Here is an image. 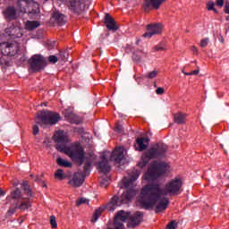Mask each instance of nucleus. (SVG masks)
Here are the masks:
<instances>
[{"label": "nucleus", "mask_w": 229, "mask_h": 229, "mask_svg": "<svg viewBox=\"0 0 229 229\" xmlns=\"http://www.w3.org/2000/svg\"><path fill=\"white\" fill-rule=\"evenodd\" d=\"M137 194V191L133 189H129L126 191H124L121 197L114 196L110 202L106 204V208L107 210H110L111 212H114L117 207H121V205H126L130 203L133 198H135Z\"/></svg>", "instance_id": "39448f33"}, {"label": "nucleus", "mask_w": 229, "mask_h": 229, "mask_svg": "<svg viewBox=\"0 0 229 229\" xmlns=\"http://www.w3.org/2000/svg\"><path fill=\"white\" fill-rule=\"evenodd\" d=\"M165 3V0H145V10H148V8H153L154 10H158L160 6H162V4Z\"/></svg>", "instance_id": "b1692460"}, {"label": "nucleus", "mask_w": 229, "mask_h": 229, "mask_svg": "<svg viewBox=\"0 0 229 229\" xmlns=\"http://www.w3.org/2000/svg\"><path fill=\"white\" fill-rule=\"evenodd\" d=\"M32 130H33V135H38L39 129L37 125H34Z\"/></svg>", "instance_id": "09e8293b"}, {"label": "nucleus", "mask_w": 229, "mask_h": 229, "mask_svg": "<svg viewBox=\"0 0 229 229\" xmlns=\"http://www.w3.org/2000/svg\"><path fill=\"white\" fill-rule=\"evenodd\" d=\"M0 196H4V191L0 189Z\"/></svg>", "instance_id": "8fccbe9b"}, {"label": "nucleus", "mask_w": 229, "mask_h": 229, "mask_svg": "<svg viewBox=\"0 0 229 229\" xmlns=\"http://www.w3.org/2000/svg\"><path fill=\"white\" fill-rule=\"evenodd\" d=\"M40 26V23L37 21H28L25 24V29L28 30V31H33V30H37Z\"/></svg>", "instance_id": "cd10ccee"}, {"label": "nucleus", "mask_w": 229, "mask_h": 229, "mask_svg": "<svg viewBox=\"0 0 229 229\" xmlns=\"http://www.w3.org/2000/svg\"><path fill=\"white\" fill-rule=\"evenodd\" d=\"M191 51L193 53V55H199V50L198 47H196V46H191Z\"/></svg>", "instance_id": "de8ad7c7"}, {"label": "nucleus", "mask_w": 229, "mask_h": 229, "mask_svg": "<svg viewBox=\"0 0 229 229\" xmlns=\"http://www.w3.org/2000/svg\"><path fill=\"white\" fill-rule=\"evenodd\" d=\"M167 48H165V47H164V45L162 44H158L157 46H155L153 48H152V52L153 53H157V51H165Z\"/></svg>", "instance_id": "72a5a7b5"}, {"label": "nucleus", "mask_w": 229, "mask_h": 229, "mask_svg": "<svg viewBox=\"0 0 229 229\" xmlns=\"http://www.w3.org/2000/svg\"><path fill=\"white\" fill-rule=\"evenodd\" d=\"M60 121V114L53 111H38L35 117V123L39 126H54Z\"/></svg>", "instance_id": "423d86ee"}, {"label": "nucleus", "mask_w": 229, "mask_h": 229, "mask_svg": "<svg viewBox=\"0 0 229 229\" xmlns=\"http://www.w3.org/2000/svg\"><path fill=\"white\" fill-rule=\"evenodd\" d=\"M186 119H187V114L178 112L174 114V123H176V124H185Z\"/></svg>", "instance_id": "bb28decb"}, {"label": "nucleus", "mask_w": 229, "mask_h": 229, "mask_svg": "<svg viewBox=\"0 0 229 229\" xmlns=\"http://www.w3.org/2000/svg\"><path fill=\"white\" fill-rule=\"evenodd\" d=\"M165 93V89L164 88H157L156 89V94H157L158 96H162V94Z\"/></svg>", "instance_id": "a18cd8bd"}, {"label": "nucleus", "mask_w": 229, "mask_h": 229, "mask_svg": "<svg viewBox=\"0 0 229 229\" xmlns=\"http://www.w3.org/2000/svg\"><path fill=\"white\" fill-rule=\"evenodd\" d=\"M92 167V162H90V160H86L85 165H84V172H83V175L85 174V176H87V174L89 173V171H90V168Z\"/></svg>", "instance_id": "473e14b6"}, {"label": "nucleus", "mask_w": 229, "mask_h": 229, "mask_svg": "<svg viewBox=\"0 0 229 229\" xmlns=\"http://www.w3.org/2000/svg\"><path fill=\"white\" fill-rule=\"evenodd\" d=\"M208 46V38L200 40V47H207Z\"/></svg>", "instance_id": "37998d69"}, {"label": "nucleus", "mask_w": 229, "mask_h": 229, "mask_svg": "<svg viewBox=\"0 0 229 229\" xmlns=\"http://www.w3.org/2000/svg\"><path fill=\"white\" fill-rule=\"evenodd\" d=\"M64 3L68 10L75 15H81L85 12V0H64Z\"/></svg>", "instance_id": "9d476101"}, {"label": "nucleus", "mask_w": 229, "mask_h": 229, "mask_svg": "<svg viewBox=\"0 0 229 229\" xmlns=\"http://www.w3.org/2000/svg\"><path fill=\"white\" fill-rule=\"evenodd\" d=\"M129 214L127 219H129L127 226L128 228H137L142 221H144V213L137 211L133 216H130V212H125Z\"/></svg>", "instance_id": "ddd939ff"}, {"label": "nucleus", "mask_w": 229, "mask_h": 229, "mask_svg": "<svg viewBox=\"0 0 229 229\" xmlns=\"http://www.w3.org/2000/svg\"><path fill=\"white\" fill-rule=\"evenodd\" d=\"M55 149L61 153L67 155L71 160L76 162L78 165H83L85 162V148L80 142H73L70 147L65 145H55Z\"/></svg>", "instance_id": "7ed1b4c3"}, {"label": "nucleus", "mask_w": 229, "mask_h": 229, "mask_svg": "<svg viewBox=\"0 0 229 229\" xmlns=\"http://www.w3.org/2000/svg\"><path fill=\"white\" fill-rule=\"evenodd\" d=\"M30 176V178H33V174H32Z\"/></svg>", "instance_id": "5fc2aeb1"}, {"label": "nucleus", "mask_w": 229, "mask_h": 229, "mask_svg": "<svg viewBox=\"0 0 229 229\" xmlns=\"http://www.w3.org/2000/svg\"><path fill=\"white\" fill-rule=\"evenodd\" d=\"M50 225L52 228H57L58 224H56V217L55 216H50Z\"/></svg>", "instance_id": "4c0bfd02"}, {"label": "nucleus", "mask_w": 229, "mask_h": 229, "mask_svg": "<svg viewBox=\"0 0 229 229\" xmlns=\"http://www.w3.org/2000/svg\"><path fill=\"white\" fill-rule=\"evenodd\" d=\"M123 158H124V148L121 147L116 148L111 154V160L116 162V164H121Z\"/></svg>", "instance_id": "aec40b11"}, {"label": "nucleus", "mask_w": 229, "mask_h": 229, "mask_svg": "<svg viewBox=\"0 0 229 229\" xmlns=\"http://www.w3.org/2000/svg\"><path fill=\"white\" fill-rule=\"evenodd\" d=\"M29 65L32 72H42L46 69V65H47V61L44 56L35 55L29 59Z\"/></svg>", "instance_id": "0eeeda50"}, {"label": "nucleus", "mask_w": 229, "mask_h": 229, "mask_svg": "<svg viewBox=\"0 0 229 229\" xmlns=\"http://www.w3.org/2000/svg\"><path fill=\"white\" fill-rule=\"evenodd\" d=\"M114 131H116V133H123V131H124V128H123V125L115 123Z\"/></svg>", "instance_id": "58836bf2"}, {"label": "nucleus", "mask_w": 229, "mask_h": 229, "mask_svg": "<svg viewBox=\"0 0 229 229\" xmlns=\"http://www.w3.org/2000/svg\"><path fill=\"white\" fill-rule=\"evenodd\" d=\"M12 199H14V201H19V199H22V191L19 188H16L11 193Z\"/></svg>", "instance_id": "c85d7f7f"}, {"label": "nucleus", "mask_w": 229, "mask_h": 229, "mask_svg": "<svg viewBox=\"0 0 229 229\" xmlns=\"http://www.w3.org/2000/svg\"><path fill=\"white\" fill-rule=\"evenodd\" d=\"M103 210H105L104 208H98V209L95 210L92 217L93 223H96L99 217H101V214H103Z\"/></svg>", "instance_id": "7c9ffc66"}, {"label": "nucleus", "mask_w": 229, "mask_h": 229, "mask_svg": "<svg viewBox=\"0 0 229 229\" xmlns=\"http://www.w3.org/2000/svg\"><path fill=\"white\" fill-rule=\"evenodd\" d=\"M29 13H37L36 11H29Z\"/></svg>", "instance_id": "603ef678"}, {"label": "nucleus", "mask_w": 229, "mask_h": 229, "mask_svg": "<svg viewBox=\"0 0 229 229\" xmlns=\"http://www.w3.org/2000/svg\"><path fill=\"white\" fill-rule=\"evenodd\" d=\"M176 228H178V223H176L174 220H173L167 224L165 229H176Z\"/></svg>", "instance_id": "c9c22d12"}, {"label": "nucleus", "mask_w": 229, "mask_h": 229, "mask_svg": "<svg viewBox=\"0 0 229 229\" xmlns=\"http://www.w3.org/2000/svg\"><path fill=\"white\" fill-rule=\"evenodd\" d=\"M3 15L7 22H12V21H16L17 19V9L13 6H8L3 12Z\"/></svg>", "instance_id": "dca6fc26"}, {"label": "nucleus", "mask_w": 229, "mask_h": 229, "mask_svg": "<svg viewBox=\"0 0 229 229\" xmlns=\"http://www.w3.org/2000/svg\"><path fill=\"white\" fill-rule=\"evenodd\" d=\"M213 12H214L215 13H219V12L217 11V9H216V7L213 9Z\"/></svg>", "instance_id": "3c124183"}, {"label": "nucleus", "mask_w": 229, "mask_h": 229, "mask_svg": "<svg viewBox=\"0 0 229 229\" xmlns=\"http://www.w3.org/2000/svg\"><path fill=\"white\" fill-rule=\"evenodd\" d=\"M167 167H169V165L164 161H154L145 173L144 178L148 182H155V180H158L160 176H164L167 173Z\"/></svg>", "instance_id": "20e7f679"}, {"label": "nucleus", "mask_w": 229, "mask_h": 229, "mask_svg": "<svg viewBox=\"0 0 229 229\" xmlns=\"http://www.w3.org/2000/svg\"><path fill=\"white\" fill-rule=\"evenodd\" d=\"M85 203H89V199H85V198H80L77 199L76 201V206L80 207V205H83Z\"/></svg>", "instance_id": "ea45409f"}, {"label": "nucleus", "mask_w": 229, "mask_h": 229, "mask_svg": "<svg viewBox=\"0 0 229 229\" xmlns=\"http://www.w3.org/2000/svg\"><path fill=\"white\" fill-rule=\"evenodd\" d=\"M182 72L185 76H198V74L199 73V70L191 71V72H185L182 71Z\"/></svg>", "instance_id": "a19ab883"}, {"label": "nucleus", "mask_w": 229, "mask_h": 229, "mask_svg": "<svg viewBox=\"0 0 229 229\" xmlns=\"http://www.w3.org/2000/svg\"><path fill=\"white\" fill-rule=\"evenodd\" d=\"M158 75V72L152 71L148 73V75L145 76V78H148V80H153V78H157Z\"/></svg>", "instance_id": "e433bc0d"}, {"label": "nucleus", "mask_w": 229, "mask_h": 229, "mask_svg": "<svg viewBox=\"0 0 229 229\" xmlns=\"http://www.w3.org/2000/svg\"><path fill=\"white\" fill-rule=\"evenodd\" d=\"M30 208H31V199L30 198H22L13 203V206L9 208L7 214H9V216H13L17 210L24 212Z\"/></svg>", "instance_id": "1a4fd4ad"}, {"label": "nucleus", "mask_w": 229, "mask_h": 229, "mask_svg": "<svg viewBox=\"0 0 229 229\" xmlns=\"http://www.w3.org/2000/svg\"><path fill=\"white\" fill-rule=\"evenodd\" d=\"M56 162L57 165H60L61 167H72V164L71 162L66 161L62 157H57Z\"/></svg>", "instance_id": "c756f323"}, {"label": "nucleus", "mask_w": 229, "mask_h": 229, "mask_svg": "<svg viewBox=\"0 0 229 229\" xmlns=\"http://www.w3.org/2000/svg\"><path fill=\"white\" fill-rule=\"evenodd\" d=\"M215 6H216V4L214 2H208L207 4V8L208 12L214 10L216 8Z\"/></svg>", "instance_id": "79ce46f5"}, {"label": "nucleus", "mask_w": 229, "mask_h": 229, "mask_svg": "<svg viewBox=\"0 0 229 229\" xmlns=\"http://www.w3.org/2000/svg\"><path fill=\"white\" fill-rule=\"evenodd\" d=\"M64 119L72 124H81V118H80V116H78V114H74L72 111H65Z\"/></svg>", "instance_id": "4be33fe9"}, {"label": "nucleus", "mask_w": 229, "mask_h": 229, "mask_svg": "<svg viewBox=\"0 0 229 229\" xmlns=\"http://www.w3.org/2000/svg\"><path fill=\"white\" fill-rule=\"evenodd\" d=\"M22 188L25 194H27V196H32L33 191H31V189H30V185L28 184V182L24 181L22 182Z\"/></svg>", "instance_id": "2f4dec72"}, {"label": "nucleus", "mask_w": 229, "mask_h": 229, "mask_svg": "<svg viewBox=\"0 0 229 229\" xmlns=\"http://www.w3.org/2000/svg\"><path fill=\"white\" fill-rule=\"evenodd\" d=\"M168 149L169 147L164 142L154 143L149 148L143 152L138 166H140V169H144V167L149 164L150 160L165 158Z\"/></svg>", "instance_id": "f03ea898"}, {"label": "nucleus", "mask_w": 229, "mask_h": 229, "mask_svg": "<svg viewBox=\"0 0 229 229\" xmlns=\"http://www.w3.org/2000/svg\"><path fill=\"white\" fill-rule=\"evenodd\" d=\"M52 18L58 26H64L65 24V15L58 12L54 13Z\"/></svg>", "instance_id": "a878e982"}, {"label": "nucleus", "mask_w": 229, "mask_h": 229, "mask_svg": "<svg viewBox=\"0 0 229 229\" xmlns=\"http://www.w3.org/2000/svg\"><path fill=\"white\" fill-rule=\"evenodd\" d=\"M104 22H105L106 28H107L109 31H117L119 30V27H117V22L115 21V19H114V17H112L108 13L105 15Z\"/></svg>", "instance_id": "f3484780"}, {"label": "nucleus", "mask_w": 229, "mask_h": 229, "mask_svg": "<svg viewBox=\"0 0 229 229\" xmlns=\"http://www.w3.org/2000/svg\"><path fill=\"white\" fill-rule=\"evenodd\" d=\"M38 8V4L33 0H18L17 10L21 13H26L27 10L30 8Z\"/></svg>", "instance_id": "4468645a"}, {"label": "nucleus", "mask_w": 229, "mask_h": 229, "mask_svg": "<svg viewBox=\"0 0 229 229\" xmlns=\"http://www.w3.org/2000/svg\"><path fill=\"white\" fill-rule=\"evenodd\" d=\"M140 176V172L139 170H134L129 174L128 177H124L122 181L124 189H133L135 187V182Z\"/></svg>", "instance_id": "f8f14e48"}, {"label": "nucleus", "mask_w": 229, "mask_h": 229, "mask_svg": "<svg viewBox=\"0 0 229 229\" xmlns=\"http://www.w3.org/2000/svg\"><path fill=\"white\" fill-rule=\"evenodd\" d=\"M85 182V175L83 174L75 173L73 178L68 182L72 187H81Z\"/></svg>", "instance_id": "412c9836"}, {"label": "nucleus", "mask_w": 229, "mask_h": 229, "mask_svg": "<svg viewBox=\"0 0 229 229\" xmlns=\"http://www.w3.org/2000/svg\"><path fill=\"white\" fill-rule=\"evenodd\" d=\"M128 217H130L129 213H125V211H118L114 219V228L108 227L107 229H123L124 228V223L128 221Z\"/></svg>", "instance_id": "9b49d317"}, {"label": "nucleus", "mask_w": 229, "mask_h": 229, "mask_svg": "<svg viewBox=\"0 0 229 229\" xmlns=\"http://www.w3.org/2000/svg\"><path fill=\"white\" fill-rule=\"evenodd\" d=\"M21 50V46L16 41L0 43V52L4 56H15Z\"/></svg>", "instance_id": "6e6552de"}, {"label": "nucleus", "mask_w": 229, "mask_h": 229, "mask_svg": "<svg viewBox=\"0 0 229 229\" xmlns=\"http://www.w3.org/2000/svg\"><path fill=\"white\" fill-rule=\"evenodd\" d=\"M182 187L183 182L178 177L170 180L164 189L158 182L146 184L140 190L138 202L144 210H153L156 207V214L164 212L169 207V198L165 196H180L183 192Z\"/></svg>", "instance_id": "f257e3e1"}, {"label": "nucleus", "mask_w": 229, "mask_h": 229, "mask_svg": "<svg viewBox=\"0 0 229 229\" xmlns=\"http://www.w3.org/2000/svg\"><path fill=\"white\" fill-rule=\"evenodd\" d=\"M48 61L50 62V64H56L58 62V57H56L55 55H50L48 57Z\"/></svg>", "instance_id": "c03bdc74"}, {"label": "nucleus", "mask_w": 229, "mask_h": 229, "mask_svg": "<svg viewBox=\"0 0 229 229\" xmlns=\"http://www.w3.org/2000/svg\"><path fill=\"white\" fill-rule=\"evenodd\" d=\"M148 142H149V140L147 138H138L136 140L137 151H146L148 149Z\"/></svg>", "instance_id": "393cba45"}, {"label": "nucleus", "mask_w": 229, "mask_h": 229, "mask_svg": "<svg viewBox=\"0 0 229 229\" xmlns=\"http://www.w3.org/2000/svg\"><path fill=\"white\" fill-rule=\"evenodd\" d=\"M98 167L100 173H103L104 174H108V173H110L111 167L108 164V158H106V156L101 157V161L98 163Z\"/></svg>", "instance_id": "6ab92c4d"}, {"label": "nucleus", "mask_w": 229, "mask_h": 229, "mask_svg": "<svg viewBox=\"0 0 229 229\" xmlns=\"http://www.w3.org/2000/svg\"><path fill=\"white\" fill-rule=\"evenodd\" d=\"M148 31L143 34L146 38H151L153 35H160L162 33V25L160 24H148L147 25Z\"/></svg>", "instance_id": "2eb2a0df"}, {"label": "nucleus", "mask_w": 229, "mask_h": 229, "mask_svg": "<svg viewBox=\"0 0 229 229\" xmlns=\"http://www.w3.org/2000/svg\"><path fill=\"white\" fill-rule=\"evenodd\" d=\"M35 182H38V177H37V178L35 179Z\"/></svg>", "instance_id": "864d4df0"}, {"label": "nucleus", "mask_w": 229, "mask_h": 229, "mask_svg": "<svg viewBox=\"0 0 229 229\" xmlns=\"http://www.w3.org/2000/svg\"><path fill=\"white\" fill-rule=\"evenodd\" d=\"M216 6L223 8V6L225 5V0H216Z\"/></svg>", "instance_id": "49530a36"}, {"label": "nucleus", "mask_w": 229, "mask_h": 229, "mask_svg": "<svg viewBox=\"0 0 229 229\" xmlns=\"http://www.w3.org/2000/svg\"><path fill=\"white\" fill-rule=\"evenodd\" d=\"M54 140L55 142H57L56 146H65L67 142H69V137L67 136V133L64 131H58L55 135H54Z\"/></svg>", "instance_id": "a211bd4d"}, {"label": "nucleus", "mask_w": 229, "mask_h": 229, "mask_svg": "<svg viewBox=\"0 0 229 229\" xmlns=\"http://www.w3.org/2000/svg\"><path fill=\"white\" fill-rule=\"evenodd\" d=\"M55 178L58 180H64V170L58 169L55 174Z\"/></svg>", "instance_id": "f704fd0d"}, {"label": "nucleus", "mask_w": 229, "mask_h": 229, "mask_svg": "<svg viewBox=\"0 0 229 229\" xmlns=\"http://www.w3.org/2000/svg\"><path fill=\"white\" fill-rule=\"evenodd\" d=\"M5 35L7 37H11V38H21L22 37V33H21V29L15 26L5 29Z\"/></svg>", "instance_id": "5701e85b"}]
</instances>
